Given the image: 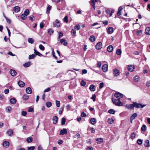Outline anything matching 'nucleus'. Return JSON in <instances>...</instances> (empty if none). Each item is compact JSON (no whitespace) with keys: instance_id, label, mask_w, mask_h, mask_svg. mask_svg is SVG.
<instances>
[{"instance_id":"35","label":"nucleus","mask_w":150,"mask_h":150,"mask_svg":"<svg viewBox=\"0 0 150 150\" xmlns=\"http://www.w3.org/2000/svg\"><path fill=\"white\" fill-rule=\"evenodd\" d=\"M27 16L23 14L21 15V18L22 20H25L27 18Z\"/></svg>"},{"instance_id":"44","label":"nucleus","mask_w":150,"mask_h":150,"mask_svg":"<svg viewBox=\"0 0 150 150\" xmlns=\"http://www.w3.org/2000/svg\"><path fill=\"white\" fill-rule=\"evenodd\" d=\"M53 32V30L52 29H49L48 30V33L50 35H51Z\"/></svg>"},{"instance_id":"31","label":"nucleus","mask_w":150,"mask_h":150,"mask_svg":"<svg viewBox=\"0 0 150 150\" xmlns=\"http://www.w3.org/2000/svg\"><path fill=\"white\" fill-rule=\"evenodd\" d=\"M114 122V120L112 118H108V122L110 124H112Z\"/></svg>"},{"instance_id":"12","label":"nucleus","mask_w":150,"mask_h":150,"mask_svg":"<svg viewBox=\"0 0 150 150\" xmlns=\"http://www.w3.org/2000/svg\"><path fill=\"white\" fill-rule=\"evenodd\" d=\"M54 27H59L60 26L59 22V21L56 20L54 23Z\"/></svg>"},{"instance_id":"37","label":"nucleus","mask_w":150,"mask_h":150,"mask_svg":"<svg viewBox=\"0 0 150 150\" xmlns=\"http://www.w3.org/2000/svg\"><path fill=\"white\" fill-rule=\"evenodd\" d=\"M33 139L31 137H30L27 139V141L28 143H30L32 141Z\"/></svg>"},{"instance_id":"52","label":"nucleus","mask_w":150,"mask_h":150,"mask_svg":"<svg viewBox=\"0 0 150 150\" xmlns=\"http://www.w3.org/2000/svg\"><path fill=\"white\" fill-rule=\"evenodd\" d=\"M130 136L132 139H133L135 137V134L134 133H132L131 134Z\"/></svg>"},{"instance_id":"39","label":"nucleus","mask_w":150,"mask_h":150,"mask_svg":"<svg viewBox=\"0 0 150 150\" xmlns=\"http://www.w3.org/2000/svg\"><path fill=\"white\" fill-rule=\"evenodd\" d=\"M146 126L145 125H143L141 128V129L142 131L144 132L146 129Z\"/></svg>"},{"instance_id":"28","label":"nucleus","mask_w":150,"mask_h":150,"mask_svg":"<svg viewBox=\"0 0 150 150\" xmlns=\"http://www.w3.org/2000/svg\"><path fill=\"white\" fill-rule=\"evenodd\" d=\"M145 146L146 147H148L149 146V141L148 140H146L144 142V144Z\"/></svg>"},{"instance_id":"60","label":"nucleus","mask_w":150,"mask_h":150,"mask_svg":"<svg viewBox=\"0 0 150 150\" xmlns=\"http://www.w3.org/2000/svg\"><path fill=\"white\" fill-rule=\"evenodd\" d=\"M101 63L100 62H98L97 64V67H99V68H100Z\"/></svg>"},{"instance_id":"2","label":"nucleus","mask_w":150,"mask_h":150,"mask_svg":"<svg viewBox=\"0 0 150 150\" xmlns=\"http://www.w3.org/2000/svg\"><path fill=\"white\" fill-rule=\"evenodd\" d=\"M133 104L134 107L136 108H143L145 107L146 105H143L140 103H138L137 102H133Z\"/></svg>"},{"instance_id":"13","label":"nucleus","mask_w":150,"mask_h":150,"mask_svg":"<svg viewBox=\"0 0 150 150\" xmlns=\"http://www.w3.org/2000/svg\"><path fill=\"white\" fill-rule=\"evenodd\" d=\"M113 28L111 27H109L108 28L107 31V32L108 34H111L113 33Z\"/></svg>"},{"instance_id":"1","label":"nucleus","mask_w":150,"mask_h":150,"mask_svg":"<svg viewBox=\"0 0 150 150\" xmlns=\"http://www.w3.org/2000/svg\"><path fill=\"white\" fill-rule=\"evenodd\" d=\"M112 101L113 103L116 106H121L123 105V103L118 99H112Z\"/></svg>"},{"instance_id":"49","label":"nucleus","mask_w":150,"mask_h":150,"mask_svg":"<svg viewBox=\"0 0 150 150\" xmlns=\"http://www.w3.org/2000/svg\"><path fill=\"white\" fill-rule=\"evenodd\" d=\"M86 84V82L83 80H82L81 82V85L82 86H84Z\"/></svg>"},{"instance_id":"45","label":"nucleus","mask_w":150,"mask_h":150,"mask_svg":"<svg viewBox=\"0 0 150 150\" xmlns=\"http://www.w3.org/2000/svg\"><path fill=\"white\" fill-rule=\"evenodd\" d=\"M122 53V52L121 50L118 49L116 51V54L118 55H120Z\"/></svg>"},{"instance_id":"25","label":"nucleus","mask_w":150,"mask_h":150,"mask_svg":"<svg viewBox=\"0 0 150 150\" xmlns=\"http://www.w3.org/2000/svg\"><path fill=\"white\" fill-rule=\"evenodd\" d=\"M26 93L28 94H30L32 92L31 89L30 87H28L26 89Z\"/></svg>"},{"instance_id":"29","label":"nucleus","mask_w":150,"mask_h":150,"mask_svg":"<svg viewBox=\"0 0 150 150\" xmlns=\"http://www.w3.org/2000/svg\"><path fill=\"white\" fill-rule=\"evenodd\" d=\"M137 115L136 113H135L132 114L130 117V119L132 120L134 119L137 116Z\"/></svg>"},{"instance_id":"64","label":"nucleus","mask_w":150,"mask_h":150,"mask_svg":"<svg viewBox=\"0 0 150 150\" xmlns=\"http://www.w3.org/2000/svg\"><path fill=\"white\" fill-rule=\"evenodd\" d=\"M27 112L26 111H23L21 112V114L23 116H25L27 114Z\"/></svg>"},{"instance_id":"23","label":"nucleus","mask_w":150,"mask_h":150,"mask_svg":"<svg viewBox=\"0 0 150 150\" xmlns=\"http://www.w3.org/2000/svg\"><path fill=\"white\" fill-rule=\"evenodd\" d=\"M10 102L11 104H15L16 102V100L14 98H12L10 99Z\"/></svg>"},{"instance_id":"24","label":"nucleus","mask_w":150,"mask_h":150,"mask_svg":"<svg viewBox=\"0 0 150 150\" xmlns=\"http://www.w3.org/2000/svg\"><path fill=\"white\" fill-rule=\"evenodd\" d=\"M96 140L97 142V143L98 144H100L103 142V139L101 138H97Z\"/></svg>"},{"instance_id":"21","label":"nucleus","mask_w":150,"mask_h":150,"mask_svg":"<svg viewBox=\"0 0 150 150\" xmlns=\"http://www.w3.org/2000/svg\"><path fill=\"white\" fill-rule=\"evenodd\" d=\"M113 49V47L112 45H109L107 48V50L109 52H111Z\"/></svg>"},{"instance_id":"53","label":"nucleus","mask_w":150,"mask_h":150,"mask_svg":"<svg viewBox=\"0 0 150 150\" xmlns=\"http://www.w3.org/2000/svg\"><path fill=\"white\" fill-rule=\"evenodd\" d=\"M81 28L80 26L79 25H76L74 27V28L77 30H79Z\"/></svg>"},{"instance_id":"15","label":"nucleus","mask_w":150,"mask_h":150,"mask_svg":"<svg viewBox=\"0 0 150 150\" xmlns=\"http://www.w3.org/2000/svg\"><path fill=\"white\" fill-rule=\"evenodd\" d=\"M58 119V117L57 116H55L53 117L52 119V120L53 121V123L54 124H56L57 123Z\"/></svg>"},{"instance_id":"32","label":"nucleus","mask_w":150,"mask_h":150,"mask_svg":"<svg viewBox=\"0 0 150 150\" xmlns=\"http://www.w3.org/2000/svg\"><path fill=\"white\" fill-rule=\"evenodd\" d=\"M90 40L92 42H94L96 39L95 37L93 35H91L90 38Z\"/></svg>"},{"instance_id":"55","label":"nucleus","mask_w":150,"mask_h":150,"mask_svg":"<svg viewBox=\"0 0 150 150\" xmlns=\"http://www.w3.org/2000/svg\"><path fill=\"white\" fill-rule=\"evenodd\" d=\"M63 108H60V109H59V114L60 115H61L63 111Z\"/></svg>"},{"instance_id":"9","label":"nucleus","mask_w":150,"mask_h":150,"mask_svg":"<svg viewBox=\"0 0 150 150\" xmlns=\"http://www.w3.org/2000/svg\"><path fill=\"white\" fill-rule=\"evenodd\" d=\"M9 72L11 75L13 76H15L17 74L15 70L12 69L10 70Z\"/></svg>"},{"instance_id":"20","label":"nucleus","mask_w":150,"mask_h":150,"mask_svg":"<svg viewBox=\"0 0 150 150\" xmlns=\"http://www.w3.org/2000/svg\"><path fill=\"white\" fill-rule=\"evenodd\" d=\"M3 144L4 147L6 148L8 147L9 145V142L6 141H5Z\"/></svg>"},{"instance_id":"11","label":"nucleus","mask_w":150,"mask_h":150,"mask_svg":"<svg viewBox=\"0 0 150 150\" xmlns=\"http://www.w3.org/2000/svg\"><path fill=\"white\" fill-rule=\"evenodd\" d=\"M134 69V67L133 65H129L128 67V69L130 71H133Z\"/></svg>"},{"instance_id":"61","label":"nucleus","mask_w":150,"mask_h":150,"mask_svg":"<svg viewBox=\"0 0 150 150\" xmlns=\"http://www.w3.org/2000/svg\"><path fill=\"white\" fill-rule=\"evenodd\" d=\"M35 55H38L39 56L41 57L42 56V55L40 54L39 52L37 51L36 53L35 54Z\"/></svg>"},{"instance_id":"47","label":"nucleus","mask_w":150,"mask_h":150,"mask_svg":"<svg viewBox=\"0 0 150 150\" xmlns=\"http://www.w3.org/2000/svg\"><path fill=\"white\" fill-rule=\"evenodd\" d=\"M56 105L57 107H59L60 106V101L57 100H56Z\"/></svg>"},{"instance_id":"16","label":"nucleus","mask_w":150,"mask_h":150,"mask_svg":"<svg viewBox=\"0 0 150 150\" xmlns=\"http://www.w3.org/2000/svg\"><path fill=\"white\" fill-rule=\"evenodd\" d=\"M20 10V8L18 6H16L13 8V10L15 12L18 13Z\"/></svg>"},{"instance_id":"50","label":"nucleus","mask_w":150,"mask_h":150,"mask_svg":"<svg viewBox=\"0 0 150 150\" xmlns=\"http://www.w3.org/2000/svg\"><path fill=\"white\" fill-rule=\"evenodd\" d=\"M137 143L139 145H141L142 143V140L140 139H138L137 141Z\"/></svg>"},{"instance_id":"63","label":"nucleus","mask_w":150,"mask_h":150,"mask_svg":"<svg viewBox=\"0 0 150 150\" xmlns=\"http://www.w3.org/2000/svg\"><path fill=\"white\" fill-rule=\"evenodd\" d=\"M28 111L30 112L33 111V108L31 107H30L28 108Z\"/></svg>"},{"instance_id":"7","label":"nucleus","mask_w":150,"mask_h":150,"mask_svg":"<svg viewBox=\"0 0 150 150\" xmlns=\"http://www.w3.org/2000/svg\"><path fill=\"white\" fill-rule=\"evenodd\" d=\"M102 43L101 42H98L96 45V48L97 50H100L102 48Z\"/></svg>"},{"instance_id":"22","label":"nucleus","mask_w":150,"mask_h":150,"mask_svg":"<svg viewBox=\"0 0 150 150\" xmlns=\"http://www.w3.org/2000/svg\"><path fill=\"white\" fill-rule=\"evenodd\" d=\"M122 9V7L120 6L119 7L118 9V11L117 13V15L118 16H120L121 14V11Z\"/></svg>"},{"instance_id":"18","label":"nucleus","mask_w":150,"mask_h":150,"mask_svg":"<svg viewBox=\"0 0 150 150\" xmlns=\"http://www.w3.org/2000/svg\"><path fill=\"white\" fill-rule=\"evenodd\" d=\"M89 89L91 91H95L96 87L93 85H91L90 86Z\"/></svg>"},{"instance_id":"4","label":"nucleus","mask_w":150,"mask_h":150,"mask_svg":"<svg viewBox=\"0 0 150 150\" xmlns=\"http://www.w3.org/2000/svg\"><path fill=\"white\" fill-rule=\"evenodd\" d=\"M125 106L126 108L129 110H132L134 109V107L133 103L132 104H126Z\"/></svg>"},{"instance_id":"17","label":"nucleus","mask_w":150,"mask_h":150,"mask_svg":"<svg viewBox=\"0 0 150 150\" xmlns=\"http://www.w3.org/2000/svg\"><path fill=\"white\" fill-rule=\"evenodd\" d=\"M90 121L91 124L92 125H95L96 123V120L95 118H91Z\"/></svg>"},{"instance_id":"41","label":"nucleus","mask_w":150,"mask_h":150,"mask_svg":"<svg viewBox=\"0 0 150 150\" xmlns=\"http://www.w3.org/2000/svg\"><path fill=\"white\" fill-rule=\"evenodd\" d=\"M51 8V6L49 5L47 8V13L48 14L50 13V10Z\"/></svg>"},{"instance_id":"62","label":"nucleus","mask_w":150,"mask_h":150,"mask_svg":"<svg viewBox=\"0 0 150 150\" xmlns=\"http://www.w3.org/2000/svg\"><path fill=\"white\" fill-rule=\"evenodd\" d=\"M6 21L9 24H10L11 23V20L10 19H9V18H6Z\"/></svg>"},{"instance_id":"27","label":"nucleus","mask_w":150,"mask_h":150,"mask_svg":"<svg viewBox=\"0 0 150 150\" xmlns=\"http://www.w3.org/2000/svg\"><path fill=\"white\" fill-rule=\"evenodd\" d=\"M31 64V62H28L27 63H25L23 64V66L25 67H30Z\"/></svg>"},{"instance_id":"8","label":"nucleus","mask_w":150,"mask_h":150,"mask_svg":"<svg viewBox=\"0 0 150 150\" xmlns=\"http://www.w3.org/2000/svg\"><path fill=\"white\" fill-rule=\"evenodd\" d=\"M67 132L66 129H63L60 131V134L64 135V134H67Z\"/></svg>"},{"instance_id":"57","label":"nucleus","mask_w":150,"mask_h":150,"mask_svg":"<svg viewBox=\"0 0 150 150\" xmlns=\"http://www.w3.org/2000/svg\"><path fill=\"white\" fill-rule=\"evenodd\" d=\"M50 91V88H47L45 89L44 91V93L49 92Z\"/></svg>"},{"instance_id":"19","label":"nucleus","mask_w":150,"mask_h":150,"mask_svg":"<svg viewBox=\"0 0 150 150\" xmlns=\"http://www.w3.org/2000/svg\"><path fill=\"white\" fill-rule=\"evenodd\" d=\"M18 85L21 87H23L25 85V83L22 81H19L18 82Z\"/></svg>"},{"instance_id":"51","label":"nucleus","mask_w":150,"mask_h":150,"mask_svg":"<svg viewBox=\"0 0 150 150\" xmlns=\"http://www.w3.org/2000/svg\"><path fill=\"white\" fill-rule=\"evenodd\" d=\"M71 33L72 35H74L76 34V30L73 29H72L71 31Z\"/></svg>"},{"instance_id":"30","label":"nucleus","mask_w":150,"mask_h":150,"mask_svg":"<svg viewBox=\"0 0 150 150\" xmlns=\"http://www.w3.org/2000/svg\"><path fill=\"white\" fill-rule=\"evenodd\" d=\"M28 42L31 44H33L35 41L34 39L32 38H28Z\"/></svg>"},{"instance_id":"33","label":"nucleus","mask_w":150,"mask_h":150,"mask_svg":"<svg viewBox=\"0 0 150 150\" xmlns=\"http://www.w3.org/2000/svg\"><path fill=\"white\" fill-rule=\"evenodd\" d=\"M29 96L27 94H25L23 96V99L25 100H27Z\"/></svg>"},{"instance_id":"34","label":"nucleus","mask_w":150,"mask_h":150,"mask_svg":"<svg viewBox=\"0 0 150 150\" xmlns=\"http://www.w3.org/2000/svg\"><path fill=\"white\" fill-rule=\"evenodd\" d=\"M36 55L35 54H33L31 55H29L28 58L29 59H34Z\"/></svg>"},{"instance_id":"58","label":"nucleus","mask_w":150,"mask_h":150,"mask_svg":"<svg viewBox=\"0 0 150 150\" xmlns=\"http://www.w3.org/2000/svg\"><path fill=\"white\" fill-rule=\"evenodd\" d=\"M64 22H66V23H67L68 21V17L67 16H65L64 18Z\"/></svg>"},{"instance_id":"48","label":"nucleus","mask_w":150,"mask_h":150,"mask_svg":"<svg viewBox=\"0 0 150 150\" xmlns=\"http://www.w3.org/2000/svg\"><path fill=\"white\" fill-rule=\"evenodd\" d=\"M39 48L42 50L43 51L45 50L44 47L41 44L39 45Z\"/></svg>"},{"instance_id":"54","label":"nucleus","mask_w":150,"mask_h":150,"mask_svg":"<svg viewBox=\"0 0 150 150\" xmlns=\"http://www.w3.org/2000/svg\"><path fill=\"white\" fill-rule=\"evenodd\" d=\"M74 137H76L77 139L79 138L80 137V135L79 133H77L74 136Z\"/></svg>"},{"instance_id":"42","label":"nucleus","mask_w":150,"mask_h":150,"mask_svg":"<svg viewBox=\"0 0 150 150\" xmlns=\"http://www.w3.org/2000/svg\"><path fill=\"white\" fill-rule=\"evenodd\" d=\"M46 105L47 108H50L52 105V103L50 102H47L46 103Z\"/></svg>"},{"instance_id":"6","label":"nucleus","mask_w":150,"mask_h":150,"mask_svg":"<svg viewBox=\"0 0 150 150\" xmlns=\"http://www.w3.org/2000/svg\"><path fill=\"white\" fill-rule=\"evenodd\" d=\"M113 74L115 76H118L120 74V71L116 69H115L113 70Z\"/></svg>"},{"instance_id":"40","label":"nucleus","mask_w":150,"mask_h":150,"mask_svg":"<svg viewBox=\"0 0 150 150\" xmlns=\"http://www.w3.org/2000/svg\"><path fill=\"white\" fill-rule=\"evenodd\" d=\"M108 112L110 114H114L115 112V111L113 109H110L108 110Z\"/></svg>"},{"instance_id":"59","label":"nucleus","mask_w":150,"mask_h":150,"mask_svg":"<svg viewBox=\"0 0 150 150\" xmlns=\"http://www.w3.org/2000/svg\"><path fill=\"white\" fill-rule=\"evenodd\" d=\"M35 148L34 146H30L28 148V150H33Z\"/></svg>"},{"instance_id":"56","label":"nucleus","mask_w":150,"mask_h":150,"mask_svg":"<svg viewBox=\"0 0 150 150\" xmlns=\"http://www.w3.org/2000/svg\"><path fill=\"white\" fill-rule=\"evenodd\" d=\"M96 96L95 94L93 95L91 99H92L93 101H95L96 100Z\"/></svg>"},{"instance_id":"3","label":"nucleus","mask_w":150,"mask_h":150,"mask_svg":"<svg viewBox=\"0 0 150 150\" xmlns=\"http://www.w3.org/2000/svg\"><path fill=\"white\" fill-rule=\"evenodd\" d=\"M114 96L116 98L119 99L123 97V95L119 92H117L115 93Z\"/></svg>"},{"instance_id":"14","label":"nucleus","mask_w":150,"mask_h":150,"mask_svg":"<svg viewBox=\"0 0 150 150\" xmlns=\"http://www.w3.org/2000/svg\"><path fill=\"white\" fill-rule=\"evenodd\" d=\"M60 42L61 44L65 46H66L67 44V42L65 41V40L64 39L60 40Z\"/></svg>"},{"instance_id":"38","label":"nucleus","mask_w":150,"mask_h":150,"mask_svg":"<svg viewBox=\"0 0 150 150\" xmlns=\"http://www.w3.org/2000/svg\"><path fill=\"white\" fill-rule=\"evenodd\" d=\"M12 108L10 106L7 107L6 108V111L7 112L9 113L12 111Z\"/></svg>"},{"instance_id":"43","label":"nucleus","mask_w":150,"mask_h":150,"mask_svg":"<svg viewBox=\"0 0 150 150\" xmlns=\"http://www.w3.org/2000/svg\"><path fill=\"white\" fill-rule=\"evenodd\" d=\"M66 122V119L64 118H62L61 120V124L63 125L65 124Z\"/></svg>"},{"instance_id":"26","label":"nucleus","mask_w":150,"mask_h":150,"mask_svg":"<svg viewBox=\"0 0 150 150\" xmlns=\"http://www.w3.org/2000/svg\"><path fill=\"white\" fill-rule=\"evenodd\" d=\"M145 33L147 35L150 34V28L147 27L146 28L145 30Z\"/></svg>"},{"instance_id":"5","label":"nucleus","mask_w":150,"mask_h":150,"mask_svg":"<svg viewBox=\"0 0 150 150\" xmlns=\"http://www.w3.org/2000/svg\"><path fill=\"white\" fill-rule=\"evenodd\" d=\"M108 67V65L107 64H105L102 66V69L103 72H105L107 71Z\"/></svg>"},{"instance_id":"46","label":"nucleus","mask_w":150,"mask_h":150,"mask_svg":"<svg viewBox=\"0 0 150 150\" xmlns=\"http://www.w3.org/2000/svg\"><path fill=\"white\" fill-rule=\"evenodd\" d=\"M139 77L137 76H135L134 78V80L136 82H138L139 81Z\"/></svg>"},{"instance_id":"36","label":"nucleus","mask_w":150,"mask_h":150,"mask_svg":"<svg viewBox=\"0 0 150 150\" xmlns=\"http://www.w3.org/2000/svg\"><path fill=\"white\" fill-rule=\"evenodd\" d=\"M23 14L27 16L29 14V10L28 9H26L25 10Z\"/></svg>"},{"instance_id":"10","label":"nucleus","mask_w":150,"mask_h":150,"mask_svg":"<svg viewBox=\"0 0 150 150\" xmlns=\"http://www.w3.org/2000/svg\"><path fill=\"white\" fill-rule=\"evenodd\" d=\"M13 132L12 129H9L6 132V134L9 136H12L13 134Z\"/></svg>"}]
</instances>
